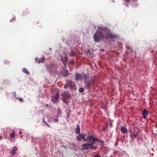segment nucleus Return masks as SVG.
<instances>
[{
  "label": "nucleus",
  "instance_id": "obj_31",
  "mask_svg": "<svg viewBox=\"0 0 157 157\" xmlns=\"http://www.w3.org/2000/svg\"><path fill=\"white\" fill-rule=\"evenodd\" d=\"M3 137L2 136H0V140H1L2 138H3Z\"/></svg>",
  "mask_w": 157,
  "mask_h": 157
},
{
  "label": "nucleus",
  "instance_id": "obj_4",
  "mask_svg": "<svg viewBox=\"0 0 157 157\" xmlns=\"http://www.w3.org/2000/svg\"><path fill=\"white\" fill-rule=\"evenodd\" d=\"M61 95L62 96L63 101L66 104L68 103L70 96L69 93L67 91H64L62 93Z\"/></svg>",
  "mask_w": 157,
  "mask_h": 157
},
{
  "label": "nucleus",
  "instance_id": "obj_3",
  "mask_svg": "<svg viewBox=\"0 0 157 157\" xmlns=\"http://www.w3.org/2000/svg\"><path fill=\"white\" fill-rule=\"evenodd\" d=\"M93 136L92 135H90L87 136L86 134H79L78 135L76 136V138L79 141H81L82 140L84 141H88L89 142H90V140Z\"/></svg>",
  "mask_w": 157,
  "mask_h": 157
},
{
  "label": "nucleus",
  "instance_id": "obj_5",
  "mask_svg": "<svg viewBox=\"0 0 157 157\" xmlns=\"http://www.w3.org/2000/svg\"><path fill=\"white\" fill-rule=\"evenodd\" d=\"M99 141V139H98L93 136L90 140V144H91L90 145V148L95 150L96 149V147L94 146L93 145L95 144L96 141Z\"/></svg>",
  "mask_w": 157,
  "mask_h": 157
},
{
  "label": "nucleus",
  "instance_id": "obj_16",
  "mask_svg": "<svg viewBox=\"0 0 157 157\" xmlns=\"http://www.w3.org/2000/svg\"><path fill=\"white\" fill-rule=\"evenodd\" d=\"M53 67L52 66L47 65V69L49 72H51L52 70V67Z\"/></svg>",
  "mask_w": 157,
  "mask_h": 157
},
{
  "label": "nucleus",
  "instance_id": "obj_35",
  "mask_svg": "<svg viewBox=\"0 0 157 157\" xmlns=\"http://www.w3.org/2000/svg\"><path fill=\"white\" fill-rule=\"evenodd\" d=\"M132 131L131 130H130V133H131V134H132Z\"/></svg>",
  "mask_w": 157,
  "mask_h": 157
},
{
  "label": "nucleus",
  "instance_id": "obj_32",
  "mask_svg": "<svg viewBox=\"0 0 157 157\" xmlns=\"http://www.w3.org/2000/svg\"><path fill=\"white\" fill-rule=\"evenodd\" d=\"M125 1L126 2H129L130 1V0H125Z\"/></svg>",
  "mask_w": 157,
  "mask_h": 157
},
{
  "label": "nucleus",
  "instance_id": "obj_26",
  "mask_svg": "<svg viewBox=\"0 0 157 157\" xmlns=\"http://www.w3.org/2000/svg\"><path fill=\"white\" fill-rule=\"evenodd\" d=\"M99 142L101 143V146H103V145H104V142L103 141L100 140H99V141H97L96 142Z\"/></svg>",
  "mask_w": 157,
  "mask_h": 157
},
{
  "label": "nucleus",
  "instance_id": "obj_14",
  "mask_svg": "<svg viewBox=\"0 0 157 157\" xmlns=\"http://www.w3.org/2000/svg\"><path fill=\"white\" fill-rule=\"evenodd\" d=\"M64 60L63 61L62 59H61L62 61H63L64 64L65 65L66 63H67L68 60V57L67 55L65 54V56L64 57Z\"/></svg>",
  "mask_w": 157,
  "mask_h": 157
},
{
  "label": "nucleus",
  "instance_id": "obj_7",
  "mask_svg": "<svg viewBox=\"0 0 157 157\" xmlns=\"http://www.w3.org/2000/svg\"><path fill=\"white\" fill-rule=\"evenodd\" d=\"M83 78L84 79V77H83L82 75L77 73L75 75V80H81Z\"/></svg>",
  "mask_w": 157,
  "mask_h": 157
},
{
  "label": "nucleus",
  "instance_id": "obj_33",
  "mask_svg": "<svg viewBox=\"0 0 157 157\" xmlns=\"http://www.w3.org/2000/svg\"><path fill=\"white\" fill-rule=\"evenodd\" d=\"M106 129V128H104L103 129V131H105Z\"/></svg>",
  "mask_w": 157,
  "mask_h": 157
},
{
  "label": "nucleus",
  "instance_id": "obj_11",
  "mask_svg": "<svg viewBox=\"0 0 157 157\" xmlns=\"http://www.w3.org/2000/svg\"><path fill=\"white\" fill-rule=\"evenodd\" d=\"M143 115V117L144 118H146L147 117L148 115V112L146 109H144V110Z\"/></svg>",
  "mask_w": 157,
  "mask_h": 157
},
{
  "label": "nucleus",
  "instance_id": "obj_2",
  "mask_svg": "<svg viewBox=\"0 0 157 157\" xmlns=\"http://www.w3.org/2000/svg\"><path fill=\"white\" fill-rule=\"evenodd\" d=\"M83 76H84V83L85 84V88L86 89H90L91 86L94 84V80L93 79L90 80L89 77L88 76H86L85 74H84Z\"/></svg>",
  "mask_w": 157,
  "mask_h": 157
},
{
  "label": "nucleus",
  "instance_id": "obj_30",
  "mask_svg": "<svg viewBox=\"0 0 157 157\" xmlns=\"http://www.w3.org/2000/svg\"><path fill=\"white\" fill-rule=\"evenodd\" d=\"M94 157H100V156L98 155H96L94 156Z\"/></svg>",
  "mask_w": 157,
  "mask_h": 157
},
{
  "label": "nucleus",
  "instance_id": "obj_28",
  "mask_svg": "<svg viewBox=\"0 0 157 157\" xmlns=\"http://www.w3.org/2000/svg\"><path fill=\"white\" fill-rule=\"evenodd\" d=\"M15 20H16L15 17H14L10 21V22H12L13 21H15Z\"/></svg>",
  "mask_w": 157,
  "mask_h": 157
},
{
  "label": "nucleus",
  "instance_id": "obj_27",
  "mask_svg": "<svg viewBox=\"0 0 157 157\" xmlns=\"http://www.w3.org/2000/svg\"><path fill=\"white\" fill-rule=\"evenodd\" d=\"M59 119H55L54 120L53 122H54V123L57 122H59Z\"/></svg>",
  "mask_w": 157,
  "mask_h": 157
},
{
  "label": "nucleus",
  "instance_id": "obj_34",
  "mask_svg": "<svg viewBox=\"0 0 157 157\" xmlns=\"http://www.w3.org/2000/svg\"><path fill=\"white\" fill-rule=\"evenodd\" d=\"M110 127H112V124L111 123H110Z\"/></svg>",
  "mask_w": 157,
  "mask_h": 157
},
{
  "label": "nucleus",
  "instance_id": "obj_29",
  "mask_svg": "<svg viewBox=\"0 0 157 157\" xmlns=\"http://www.w3.org/2000/svg\"><path fill=\"white\" fill-rule=\"evenodd\" d=\"M68 75V71H67L66 72V74L64 75V76L65 77L67 76Z\"/></svg>",
  "mask_w": 157,
  "mask_h": 157
},
{
  "label": "nucleus",
  "instance_id": "obj_20",
  "mask_svg": "<svg viewBox=\"0 0 157 157\" xmlns=\"http://www.w3.org/2000/svg\"><path fill=\"white\" fill-rule=\"evenodd\" d=\"M57 116L56 117L57 118H58L59 117V116H60L61 114V109L59 108H58V110L57 111Z\"/></svg>",
  "mask_w": 157,
  "mask_h": 157
},
{
  "label": "nucleus",
  "instance_id": "obj_25",
  "mask_svg": "<svg viewBox=\"0 0 157 157\" xmlns=\"http://www.w3.org/2000/svg\"><path fill=\"white\" fill-rule=\"evenodd\" d=\"M16 98L18 99L19 100V101H20L21 102H23V99L21 98Z\"/></svg>",
  "mask_w": 157,
  "mask_h": 157
},
{
  "label": "nucleus",
  "instance_id": "obj_10",
  "mask_svg": "<svg viewBox=\"0 0 157 157\" xmlns=\"http://www.w3.org/2000/svg\"><path fill=\"white\" fill-rule=\"evenodd\" d=\"M72 85V82L71 81H68L66 82L65 85L64 86V88H66L70 87Z\"/></svg>",
  "mask_w": 157,
  "mask_h": 157
},
{
  "label": "nucleus",
  "instance_id": "obj_15",
  "mask_svg": "<svg viewBox=\"0 0 157 157\" xmlns=\"http://www.w3.org/2000/svg\"><path fill=\"white\" fill-rule=\"evenodd\" d=\"M29 13V11L27 9L23 11L22 16H25Z\"/></svg>",
  "mask_w": 157,
  "mask_h": 157
},
{
  "label": "nucleus",
  "instance_id": "obj_21",
  "mask_svg": "<svg viewBox=\"0 0 157 157\" xmlns=\"http://www.w3.org/2000/svg\"><path fill=\"white\" fill-rule=\"evenodd\" d=\"M15 136V132L13 131L12 133L10 134V136L11 138H13Z\"/></svg>",
  "mask_w": 157,
  "mask_h": 157
},
{
  "label": "nucleus",
  "instance_id": "obj_1",
  "mask_svg": "<svg viewBox=\"0 0 157 157\" xmlns=\"http://www.w3.org/2000/svg\"><path fill=\"white\" fill-rule=\"evenodd\" d=\"M116 37L115 35L113 34L111 31L106 28L98 27L94 35V39L95 41L99 42L100 40H106L109 38H114Z\"/></svg>",
  "mask_w": 157,
  "mask_h": 157
},
{
  "label": "nucleus",
  "instance_id": "obj_23",
  "mask_svg": "<svg viewBox=\"0 0 157 157\" xmlns=\"http://www.w3.org/2000/svg\"><path fill=\"white\" fill-rule=\"evenodd\" d=\"M84 88L83 87H81L79 89V92L81 93H82L84 91Z\"/></svg>",
  "mask_w": 157,
  "mask_h": 157
},
{
  "label": "nucleus",
  "instance_id": "obj_22",
  "mask_svg": "<svg viewBox=\"0 0 157 157\" xmlns=\"http://www.w3.org/2000/svg\"><path fill=\"white\" fill-rule=\"evenodd\" d=\"M137 136V135L134 134H131L130 135V137L132 138H135Z\"/></svg>",
  "mask_w": 157,
  "mask_h": 157
},
{
  "label": "nucleus",
  "instance_id": "obj_24",
  "mask_svg": "<svg viewBox=\"0 0 157 157\" xmlns=\"http://www.w3.org/2000/svg\"><path fill=\"white\" fill-rule=\"evenodd\" d=\"M43 122L44 123L45 125H46L49 128L50 127V126L49 125V124L46 121H44V119L43 120Z\"/></svg>",
  "mask_w": 157,
  "mask_h": 157
},
{
  "label": "nucleus",
  "instance_id": "obj_12",
  "mask_svg": "<svg viewBox=\"0 0 157 157\" xmlns=\"http://www.w3.org/2000/svg\"><path fill=\"white\" fill-rule=\"evenodd\" d=\"M121 131L124 134H127L128 133L127 129L125 127H122L121 128Z\"/></svg>",
  "mask_w": 157,
  "mask_h": 157
},
{
  "label": "nucleus",
  "instance_id": "obj_9",
  "mask_svg": "<svg viewBox=\"0 0 157 157\" xmlns=\"http://www.w3.org/2000/svg\"><path fill=\"white\" fill-rule=\"evenodd\" d=\"M45 59L44 57H42L40 59L36 58L35 59V61L36 62H38L39 63H44L45 61Z\"/></svg>",
  "mask_w": 157,
  "mask_h": 157
},
{
  "label": "nucleus",
  "instance_id": "obj_18",
  "mask_svg": "<svg viewBox=\"0 0 157 157\" xmlns=\"http://www.w3.org/2000/svg\"><path fill=\"white\" fill-rule=\"evenodd\" d=\"M69 54L70 56H75V53L73 51H71Z\"/></svg>",
  "mask_w": 157,
  "mask_h": 157
},
{
  "label": "nucleus",
  "instance_id": "obj_17",
  "mask_svg": "<svg viewBox=\"0 0 157 157\" xmlns=\"http://www.w3.org/2000/svg\"><path fill=\"white\" fill-rule=\"evenodd\" d=\"M17 149V147L16 146L14 147L13 148L12 150L11 151V153L13 155L15 154L16 153Z\"/></svg>",
  "mask_w": 157,
  "mask_h": 157
},
{
  "label": "nucleus",
  "instance_id": "obj_8",
  "mask_svg": "<svg viewBox=\"0 0 157 157\" xmlns=\"http://www.w3.org/2000/svg\"><path fill=\"white\" fill-rule=\"evenodd\" d=\"M89 143L84 144L82 145V150H88L89 148H90V142H89Z\"/></svg>",
  "mask_w": 157,
  "mask_h": 157
},
{
  "label": "nucleus",
  "instance_id": "obj_13",
  "mask_svg": "<svg viewBox=\"0 0 157 157\" xmlns=\"http://www.w3.org/2000/svg\"><path fill=\"white\" fill-rule=\"evenodd\" d=\"M80 126H79V125L77 124L76 125V129L75 130V132L78 134H80Z\"/></svg>",
  "mask_w": 157,
  "mask_h": 157
},
{
  "label": "nucleus",
  "instance_id": "obj_19",
  "mask_svg": "<svg viewBox=\"0 0 157 157\" xmlns=\"http://www.w3.org/2000/svg\"><path fill=\"white\" fill-rule=\"evenodd\" d=\"M23 71L24 73L27 74L29 75V72L28 70L26 68H24L23 69Z\"/></svg>",
  "mask_w": 157,
  "mask_h": 157
},
{
  "label": "nucleus",
  "instance_id": "obj_6",
  "mask_svg": "<svg viewBox=\"0 0 157 157\" xmlns=\"http://www.w3.org/2000/svg\"><path fill=\"white\" fill-rule=\"evenodd\" d=\"M59 94L58 93H57L56 94L52 97V100L54 103H57L59 101Z\"/></svg>",
  "mask_w": 157,
  "mask_h": 157
}]
</instances>
